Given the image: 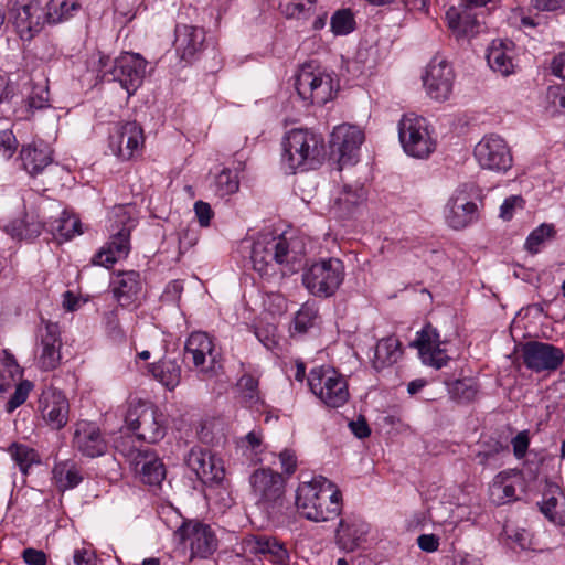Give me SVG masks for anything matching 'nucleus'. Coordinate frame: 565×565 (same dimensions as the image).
Instances as JSON below:
<instances>
[{"mask_svg": "<svg viewBox=\"0 0 565 565\" xmlns=\"http://www.w3.org/2000/svg\"><path fill=\"white\" fill-rule=\"evenodd\" d=\"M296 507L307 520L327 522L340 515L342 510L341 491L327 478L315 477L301 482L296 491Z\"/></svg>", "mask_w": 565, "mask_h": 565, "instance_id": "nucleus-1", "label": "nucleus"}, {"mask_svg": "<svg viewBox=\"0 0 565 565\" xmlns=\"http://www.w3.org/2000/svg\"><path fill=\"white\" fill-rule=\"evenodd\" d=\"M284 167L295 173L319 167L326 156L324 139L320 134L307 128H295L282 138Z\"/></svg>", "mask_w": 565, "mask_h": 565, "instance_id": "nucleus-2", "label": "nucleus"}, {"mask_svg": "<svg viewBox=\"0 0 565 565\" xmlns=\"http://www.w3.org/2000/svg\"><path fill=\"white\" fill-rule=\"evenodd\" d=\"M295 244L285 234L270 231L259 233L252 246L250 259L254 269L262 276L275 275L279 266L297 259Z\"/></svg>", "mask_w": 565, "mask_h": 565, "instance_id": "nucleus-3", "label": "nucleus"}, {"mask_svg": "<svg viewBox=\"0 0 565 565\" xmlns=\"http://www.w3.org/2000/svg\"><path fill=\"white\" fill-rule=\"evenodd\" d=\"M100 68L105 81L118 82L128 96H131L143 82L147 61L136 53H124L113 62L109 57L99 58Z\"/></svg>", "mask_w": 565, "mask_h": 565, "instance_id": "nucleus-4", "label": "nucleus"}, {"mask_svg": "<svg viewBox=\"0 0 565 565\" xmlns=\"http://www.w3.org/2000/svg\"><path fill=\"white\" fill-rule=\"evenodd\" d=\"M125 424L139 440L149 444L161 440L167 431L164 415L149 402L131 403L125 416Z\"/></svg>", "mask_w": 565, "mask_h": 565, "instance_id": "nucleus-5", "label": "nucleus"}, {"mask_svg": "<svg viewBox=\"0 0 565 565\" xmlns=\"http://www.w3.org/2000/svg\"><path fill=\"white\" fill-rule=\"evenodd\" d=\"M344 279V265L339 258H327L310 265L302 274L308 291L320 298L335 294Z\"/></svg>", "mask_w": 565, "mask_h": 565, "instance_id": "nucleus-6", "label": "nucleus"}, {"mask_svg": "<svg viewBox=\"0 0 565 565\" xmlns=\"http://www.w3.org/2000/svg\"><path fill=\"white\" fill-rule=\"evenodd\" d=\"M184 356L192 362L198 374L204 380L213 379L222 372L221 353L205 332L195 331L189 335Z\"/></svg>", "mask_w": 565, "mask_h": 565, "instance_id": "nucleus-7", "label": "nucleus"}, {"mask_svg": "<svg viewBox=\"0 0 565 565\" xmlns=\"http://www.w3.org/2000/svg\"><path fill=\"white\" fill-rule=\"evenodd\" d=\"M311 392L329 407H341L349 399L347 380L330 366L313 367L308 376Z\"/></svg>", "mask_w": 565, "mask_h": 565, "instance_id": "nucleus-8", "label": "nucleus"}, {"mask_svg": "<svg viewBox=\"0 0 565 565\" xmlns=\"http://www.w3.org/2000/svg\"><path fill=\"white\" fill-rule=\"evenodd\" d=\"M295 87L299 97L311 105H324L333 98L332 77L311 63L303 64L296 75Z\"/></svg>", "mask_w": 565, "mask_h": 565, "instance_id": "nucleus-9", "label": "nucleus"}, {"mask_svg": "<svg viewBox=\"0 0 565 565\" xmlns=\"http://www.w3.org/2000/svg\"><path fill=\"white\" fill-rule=\"evenodd\" d=\"M398 137L404 151L414 158H426L436 147L427 120L414 113L404 115L399 120Z\"/></svg>", "mask_w": 565, "mask_h": 565, "instance_id": "nucleus-10", "label": "nucleus"}, {"mask_svg": "<svg viewBox=\"0 0 565 565\" xmlns=\"http://www.w3.org/2000/svg\"><path fill=\"white\" fill-rule=\"evenodd\" d=\"M114 216L122 224L118 231L113 233L109 241L93 257L92 263L104 267L113 266L117 260L126 258L130 252V232L134 227V220L126 206L114 209Z\"/></svg>", "mask_w": 565, "mask_h": 565, "instance_id": "nucleus-11", "label": "nucleus"}, {"mask_svg": "<svg viewBox=\"0 0 565 565\" xmlns=\"http://www.w3.org/2000/svg\"><path fill=\"white\" fill-rule=\"evenodd\" d=\"M249 483L256 503L268 514L275 513L281 507L285 481L280 473L260 468L252 473Z\"/></svg>", "mask_w": 565, "mask_h": 565, "instance_id": "nucleus-12", "label": "nucleus"}, {"mask_svg": "<svg viewBox=\"0 0 565 565\" xmlns=\"http://www.w3.org/2000/svg\"><path fill=\"white\" fill-rule=\"evenodd\" d=\"M475 186L470 183L459 185L445 207L447 224L454 230H461L477 218V204L473 202Z\"/></svg>", "mask_w": 565, "mask_h": 565, "instance_id": "nucleus-13", "label": "nucleus"}, {"mask_svg": "<svg viewBox=\"0 0 565 565\" xmlns=\"http://www.w3.org/2000/svg\"><path fill=\"white\" fill-rule=\"evenodd\" d=\"M524 365L535 372H554L564 362V351L551 343L541 341H529L521 349Z\"/></svg>", "mask_w": 565, "mask_h": 565, "instance_id": "nucleus-14", "label": "nucleus"}, {"mask_svg": "<svg viewBox=\"0 0 565 565\" xmlns=\"http://www.w3.org/2000/svg\"><path fill=\"white\" fill-rule=\"evenodd\" d=\"M62 339L57 323L43 321L36 333L35 356L43 371L55 370L62 360Z\"/></svg>", "mask_w": 565, "mask_h": 565, "instance_id": "nucleus-15", "label": "nucleus"}, {"mask_svg": "<svg viewBox=\"0 0 565 565\" xmlns=\"http://www.w3.org/2000/svg\"><path fill=\"white\" fill-rule=\"evenodd\" d=\"M475 157L483 169L505 172L512 167V154L504 139L484 136L475 147Z\"/></svg>", "mask_w": 565, "mask_h": 565, "instance_id": "nucleus-16", "label": "nucleus"}, {"mask_svg": "<svg viewBox=\"0 0 565 565\" xmlns=\"http://www.w3.org/2000/svg\"><path fill=\"white\" fill-rule=\"evenodd\" d=\"M11 19L17 32L24 41L31 40L47 22L36 0H17L11 9Z\"/></svg>", "mask_w": 565, "mask_h": 565, "instance_id": "nucleus-17", "label": "nucleus"}, {"mask_svg": "<svg viewBox=\"0 0 565 565\" xmlns=\"http://www.w3.org/2000/svg\"><path fill=\"white\" fill-rule=\"evenodd\" d=\"M364 140L362 130L352 125H340L331 134L330 146L333 154H338L340 169L358 161V152Z\"/></svg>", "mask_w": 565, "mask_h": 565, "instance_id": "nucleus-18", "label": "nucleus"}, {"mask_svg": "<svg viewBox=\"0 0 565 565\" xmlns=\"http://www.w3.org/2000/svg\"><path fill=\"white\" fill-rule=\"evenodd\" d=\"M454 71L444 58H434L427 66L424 85L427 94L436 100H446L452 92Z\"/></svg>", "mask_w": 565, "mask_h": 565, "instance_id": "nucleus-19", "label": "nucleus"}, {"mask_svg": "<svg viewBox=\"0 0 565 565\" xmlns=\"http://www.w3.org/2000/svg\"><path fill=\"white\" fill-rule=\"evenodd\" d=\"M143 143V130L136 121L120 124L109 139L111 152L121 160L131 159Z\"/></svg>", "mask_w": 565, "mask_h": 565, "instance_id": "nucleus-20", "label": "nucleus"}, {"mask_svg": "<svg viewBox=\"0 0 565 565\" xmlns=\"http://www.w3.org/2000/svg\"><path fill=\"white\" fill-rule=\"evenodd\" d=\"M181 542L189 541L193 555L207 557L217 547V540L212 529L200 522H183L175 531Z\"/></svg>", "mask_w": 565, "mask_h": 565, "instance_id": "nucleus-21", "label": "nucleus"}, {"mask_svg": "<svg viewBox=\"0 0 565 565\" xmlns=\"http://www.w3.org/2000/svg\"><path fill=\"white\" fill-rule=\"evenodd\" d=\"M39 411L43 420L53 429H61L68 422V401L56 388L47 387L42 391L39 398Z\"/></svg>", "mask_w": 565, "mask_h": 565, "instance_id": "nucleus-22", "label": "nucleus"}, {"mask_svg": "<svg viewBox=\"0 0 565 565\" xmlns=\"http://www.w3.org/2000/svg\"><path fill=\"white\" fill-rule=\"evenodd\" d=\"M441 343L439 333L428 323L417 332V338L413 342V345L418 349L425 364L441 369L449 360L445 350L440 348Z\"/></svg>", "mask_w": 565, "mask_h": 565, "instance_id": "nucleus-23", "label": "nucleus"}, {"mask_svg": "<svg viewBox=\"0 0 565 565\" xmlns=\"http://www.w3.org/2000/svg\"><path fill=\"white\" fill-rule=\"evenodd\" d=\"M73 444L82 455L89 458L103 456L107 450V443L99 427L86 420L76 424Z\"/></svg>", "mask_w": 565, "mask_h": 565, "instance_id": "nucleus-24", "label": "nucleus"}, {"mask_svg": "<svg viewBox=\"0 0 565 565\" xmlns=\"http://www.w3.org/2000/svg\"><path fill=\"white\" fill-rule=\"evenodd\" d=\"M114 298L120 307H129L140 301L142 281L135 270L119 271L110 282Z\"/></svg>", "mask_w": 565, "mask_h": 565, "instance_id": "nucleus-25", "label": "nucleus"}, {"mask_svg": "<svg viewBox=\"0 0 565 565\" xmlns=\"http://www.w3.org/2000/svg\"><path fill=\"white\" fill-rule=\"evenodd\" d=\"M204 41L205 32L202 28L186 24L175 28L174 47L185 62H191L202 51Z\"/></svg>", "mask_w": 565, "mask_h": 565, "instance_id": "nucleus-26", "label": "nucleus"}, {"mask_svg": "<svg viewBox=\"0 0 565 565\" xmlns=\"http://www.w3.org/2000/svg\"><path fill=\"white\" fill-rule=\"evenodd\" d=\"M367 532L369 525L364 521L356 516H347L339 522L337 543L342 550L352 552L365 540Z\"/></svg>", "mask_w": 565, "mask_h": 565, "instance_id": "nucleus-27", "label": "nucleus"}, {"mask_svg": "<svg viewBox=\"0 0 565 565\" xmlns=\"http://www.w3.org/2000/svg\"><path fill=\"white\" fill-rule=\"evenodd\" d=\"M513 43L509 40H493L488 49V65L502 76H509L514 72Z\"/></svg>", "mask_w": 565, "mask_h": 565, "instance_id": "nucleus-28", "label": "nucleus"}, {"mask_svg": "<svg viewBox=\"0 0 565 565\" xmlns=\"http://www.w3.org/2000/svg\"><path fill=\"white\" fill-rule=\"evenodd\" d=\"M520 483L518 473L501 471L492 480L489 487V497L495 505H503L518 500L516 484Z\"/></svg>", "mask_w": 565, "mask_h": 565, "instance_id": "nucleus-29", "label": "nucleus"}, {"mask_svg": "<svg viewBox=\"0 0 565 565\" xmlns=\"http://www.w3.org/2000/svg\"><path fill=\"white\" fill-rule=\"evenodd\" d=\"M131 467L139 475L141 481L149 486H159L166 478L163 462L148 448Z\"/></svg>", "mask_w": 565, "mask_h": 565, "instance_id": "nucleus-30", "label": "nucleus"}, {"mask_svg": "<svg viewBox=\"0 0 565 565\" xmlns=\"http://www.w3.org/2000/svg\"><path fill=\"white\" fill-rule=\"evenodd\" d=\"M20 158L23 168L32 177H36L47 168L53 159L52 151L46 146L26 145L21 148Z\"/></svg>", "mask_w": 565, "mask_h": 565, "instance_id": "nucleus-31", "label": "nucleus"}, {"mask_svg": "<svg viewBox=\"0 0 565 565\" xmlns=\"http://www.w3.org/2000/svg\"><path fill=\"white\" fill-rule=\"evenodd\" d=\"M541 512L553 523L565 524V495L556 486H550L540 503Z\"/></svg>", "mask_w": 565, "mask_h": 565, "instance_id": "nucleus-32", "label": "nucleus"}, {"mask_svg": "<svg viewBox=\"0 0 565 565\" xmlns=\"http://www.w3.org/2000/svg\"><path fill=\"white\" fill-rule=\"evenodd\" d=\"M402 354V344L397 338L392 335L383 338L375 347L374 358L372 360L373 366L376 370L391 366L398 361Z\"/></svg>", "mask_w": 565, "mask_h": 565, "instance_id": "nucleus-33", "label": "nucleus"}, {"mask_svg": "<svg viewBox=\"0 0 565 565\" xmlns=\"http://www.w3.org/2000/svg\"><path fill=\"white\" fill-rule=\"evenodd\" d=\"M364 200L365 192L362 186L345 185L334 200L332 210L339 217H349Z\"/></svg>", "mask_w": 565, "mask_h": 565, "instance_id": "nucleus-34", "label": "nucleus"}, {"mask_svg": "<svg viewBox=\"0 0 565 565\" xmlns=\"http://www.w3.org/2000/svg\"><path fill=\"white\" fill-rule=\"evenodd\" d=\"M150 372L168 390H173L181 381V365L168 358L150 365Z\"/></svg>", "mask_w": 565, "mask_h": 565, "instance_id": "nucleus-35", "label": "nucleus"}, {"mask_svg": "<svg viewBox=\"0 0 565 565\" xmlns=\"http://www.w3.org/2000/svg\"><path fill=\"white\" fill-rule=\"evenodd\" d=\"M53 477L62 491L77 487L83 480L81 469L72 461L56 463L53 468Z\"/></svg>", "mask_w": 565, "mask_h": 565, "instance_id": "nucleus-36", "label": "nucleus"}, {"mask_svg": "<svg viewBox=\"0 0 565 565\" xmlns=\"http://www.w3.org/2000/svg\"><path fill=\"white\" fill-rule=\"evenodd\" d=\"M449 28L459 38H472L480 29V24L475 17L469 13L458 14L455 10H449L446 13Z\"/></svg>", "mask_w": 565, "mask_h": 565, "instance_id": "nucleus-37", "label": "nucleus"}, {"mask_svg": "<svg viewBox=\"0 0 565 565\" xmlns=\"http://www.w3.org/2000/svg\"><path fill=\"white\" fill-rule=\"evenodd\" d=\"M78 9V0H50L46 4L45 18L50 24L62 23L72 18Z\"/></svg>", "mask_w": 565, "mask_h": 565, "instance_id": "nucleus-38", "label": "nucleus"}, {"mask_svg": "<svg viewBox=\"0 0 565 565\" xmlns=\"http://www.w3.org/2000/svg\"><path fill=\"white\" fill-rule=\"evenodd\" d=\"M8 452L23 475L28 473V470L32 465L40 462L38 452L33 448L23 444H11L8 448Z\"/></svg>", "mask_w": 565, "mask_h": 565, "instance_id": "nucleus-39", "label": "nucleus"}, {"mask_svg": "<svg viewBox=\"0 0 565 565\" xmlns=\"http://www.w3.org/2000/svg\"><path fill=\"white\" fill-rule=\"evenodd\" d=\"M212 454L201 447H193L189 451L185 462L188 467L196 475L199 479H210V472L206 473L205 468Z\"/></svg>", "mask_w": 565, "mask_h": 565, "instance_id": "nucleus-40", "label": "nucleus"}, {"mask_svg": "<svg viewBox=\"0 0 565 565\" xmlns=\"http://www.w3.org/2000/svg\"><path fill=\"white\" fill-rule=\"evenodd\" d=\"M278 543L274 537L266 535H250L242 541V551L245 554L262 557L273 544Z\"/></svg>", "mask_w": 565, "mask_h": 565, "instance_id": "nucleus-41", "label": "nucleus"}, {"mask_svg": "<svg viewBox=\"0 0 565 565\" xmlns=\"http://www.w3.org/2000/svg\"><path fill=\"white\" fill-rule=\"evenodd\" d=\"M237 387L241 392L242 402L252 407L260 401L258 391V381L249 375L244 374L237 382Z\"/></svg>", "mask_w": 565, "mask_h": 565, "instance_id": "nucleus-42", "label": "nucleus"}, {"mask_svg": "<svg viewBox=\"0 0 565 565\" xmlns=\"http://www.w3.org/2000/svg\"><path fill=\"white\" fill-rule=\"evenodd\" d=\"M315 3L316 0H287L280 3V9L289 19H305L313 11Z\"/></svg>", "mask_w": 565, "mask_h": 565, "instance_id": "nucleus-43", "label": "nucleus"}, {"mask_svg": "<svg viewBox=\"0 0 565 565\" xmlns=\"http://www.w3.org/2000/svg\"><path fill=\"white\" fill-rule=\"evenodd\" d=\"M239 181L237 173L224 168L215 178V189L220 196L233 194L238 191Z\"/></svg>", "mask_w": 565, "mask_h": 565, "instance_id": "nucleus-44", "label": "nucleus"}, {"mask_svg": "<svg viewBox=\"0 0 565 565\" xmlns=\"http://www.w3.org/2000/svg\"><path fill=\"white\" fill-rule=\"evenodd\" d=\"M555 231L553 225L542 224L530 233L525 242V249L532 254L540 252L541 246L553 237Z\"/></svg>", "mask_w": 565, "mask_h": 565, "instance_id": "nucleus-45", "label": "nucleus"}, {"mask_svg": "<svg viewBox=\"0 0 565 565\" xmlns=\"http://www.w3.org/2000/svg\"><path fill=\"white\" fill-rule=\"evenodd\" d=\"M115 449L126 457L132 466L139 458H141L142 454L146 451V448H137L134 446V437L130 435H120L115 439Z\"/></svg>", "mask_w": 565, "mask_h": 565, "instance_id": "nucleus-46", "label": "nucleus"}, {"mask_svg": "<svg viewBox=\"0 0 565 565\" xmlns=\"http://www.w3.org/2000/svg\"><path fill=\"white\" fill-rule=\"evenodd\" d=\"M8 230L13 237L19 239H32L40 235L41 225L35 222H28L25 220H18L12 222Z\"/></svg>", "mask_w": 565, "mask_h": 565, "instance_id": "nucleus-47", "label": "nucleus"}, {"mask_svg": "<svg viewBox=\"0 0 565 565\" xmlns=\"http://www.w3.org/2000/svg\"><path fill=\"white\" fill-rule=\"evenodd\" d=\"M509 448L508 446L502 445L499 441H495L492 446H490L488 449L479 451L476 455V459L478 460V463L483 467H499L501 462L499 461V457L501 454H508Z\"/></svg>", "mask_w": 565, "mask_h": 565, "instance_id": "nucleus-48", "label": "nucleus"}, {"mask_svg": "<svg viewBox=\"0 0 565 565\" xmlns=\"http://www.w3.org/2000/svg\"><path fill=\"white\" fill-rule=\"evenodd\" d=\"M331 30L335 35H345L354 30V18L350 10H339L331 17Z\"/></svg>", "mask_w": 565, "mask_h": 565, "instance_id": "nucleus-49", "label": "nucleus"}, {"mask_svg": "<svg viewBox=\"0 0 565 565\" xmlns=\"http://www.w3.org/2000/svg\"><path fill=\"white\" fill-rule=\"evenodd\" d=\"M318 319V311L309 305H303L295 316V330L299 333L307 332L316 324Z\"/></svg>", "mask_w": 565, "mask_h": 565, "instance_id": "nucleus-50", "label": "nucleus"}, {"mask_svg": "<svg viewBox=\"0 0 565 565\" xmlns=\"http://www.w3.org/2000/svg\"><path fill=\"white\" fill-rule=\"evenodd\" d=\"M79 220L72 215L64 214L58 221H56V225L53 226V231H55L58 236L70 239L76 234H81L79 230Z\"/></svg>", "mask_w": 565, "mask_h": 565, "instance_id": "nucleus-51", "label": "nucleus"}, {"mask_svg": "<svg viewBox=\"0 0 565 565\" xmlns=\"http://www.w3.org/2000/svg\"><path fill=\"white\" fill-rule=\"evenodd\" d=\"M19 141L11 129L0 130V156L10 160L17 152Z\"/></svg>", "mask_w": 565, "mask_h": 565, "instance_id": "nucleus-52", "label": "nucleus"}, {"mask_svg": "<svg viewBox=\"0 0 565 565\" xmlns=\"http://www.w3.org/2000/svg\"><path fill=\"white\" fill-rule=\"evenodd\" d=\"M32 386V383L28 380L22 381L17 385L13 395L10 397L6 406L8 413H12L26 401Z\"/></svg>", "mask_w": 565, "mask_h": 565, "instance_id": "nucleus-53", "label": "nucleus"}, {"mask_svg": "<svg viewBox=\"0 0 565 565\" xmlns=\"http://www.w3.org/2000/svg\"><path fill=\"white\" fill-rule=\"evenodd\" d=\"M49 87L46 85H34L28 98L30 108L43 109L50 106Z\"/></svg>", "mask_w": 565, "mask_h": 565, "instance_id": "nucleus-54", "label": "nucleus"}, {"mask_svg": "<svg viewBox=\"0 0 565 565\" xmlns=\"http://www.w3.org/2000/svg\"><path fill=\"white\" fill-rule=\"evenodd\" d=\"M205 471H206V473L211 472V473H209V476H211L213 478L200 479V480L205 484H218L224 479V476H225V470H224L222 459L212 455V457L207 461Z\"/></svg>", "mask_w": 565, "mask_h": 565, "instance_id": "nucleus-55", "label": "nucleus"}, {"mask_svg": "<svg viewBox=\"0 0 565 565\" xmlns=\"http://www.w3.org/2000/svg\"><path fill=\"white\" fill-rule=\"evenodd\" d=\"M105 326L108 335L115 341H122L125 339V332L119 324L118 310L114 309L104 317Z\"/></svg>", "mask_w": 565, "mask_h": 565, "instance_id": "nucleus-56", "label": "nucleus"}, {"mask_svg": "<svg viewBox=\"0 0 565 565\" xmlns=\"http://www.w3.org/2000/svg\"><path fill=\"white\" fill-rule=\"evenodd\" d=\"M262 557L277 565H289L288 551L280 542L273 544Z\"/></svg>", "mask_w": 565, "mask_h": 565, "instance_id": "nucleus-57", "label": "nucleus"}, {"mask_svg": "<svg viewBox=\"0 0 565 565\" xmlns=\"http://www.w3.org/2000/svg\"><path fill=\"white\" fill-rule=\"evenodd\" d=\"M263 444V434L260 430H252L244 437L239 438L237 446L245 451L257 454L260 451Z\"/></svg>", "mask_w": 565, "mask_h": 565, "instance_id": "nucleus-58", "label": "nucleus"}, {"mask_svg": "<svg viewBox=\"0 0 565 565\" xmlns=\"http://www.w3.org/2000/svg\"><path fill=\"white\" fill-rule=\"evenodd\" d=\"M523 199L520 195H512L507 198L500 207V217L509 221L513 216V212L515 209L523 207Z\"/></svg>", "mask_w": 565, "mask_h": 565, "instance_id": "nucleus-59", "label": "nucleus"}, {"mask_svg": "<svg viewBox=\"0 0 565 565\" xmlns=\"http://www.w3.org/2000/svg\"><path fill=\"white\" fill-rule=\"evenodd\" d=\"M22 558L28 565H46L47 556L46 554L33 547L24 548L22 552Z\"/></svg>", "mask_w": 565, "mask_h": 565, "instance_id": "nucleus-60", "label": "nucleus"}, {"mask_svg": "<svg viewBox=\"0 0 565 565\" xmlns=\"http://www.w3.org/2000/svg\"><path fill=\"white\" fill-rule=\"evenodd\" d=\"M439 544V537L435 534H422L417 537L418 547L426 553L438 551Z\"/></svg>", "mask_w": 565, "mask_h": 565, "instance_id": "nucleus-61", "label": "nucleus"}, {"mask_svg": "<svg viewBox=\"0 0 565 565\" xmlns=\"http://www.w3.org/2000/svg\"><path fill=\"white\" fill-rule=\"evenodd\" d=\"M194 212L201 226H207L213 216V211L209 203L198 201L194 204Z\"/></svg>", "mask_w": 565, "mask_h": 565, "instance_id": "nucleus-62", "label": "nucleus"}, {"mask_svg": "<svg viewBox=\"0 0 565 565\" xmlns=\"http://www.w3.org/2000/svg\"><path fill=\"white\" fill-rule=\"evenodd\" d=\"M547 99L555 110L565 114V88H550Z\"/></svg>", "mask_w": 565, "mask_h": 565, "instance_id": "nucleus-63", "label": "nucleus"}, {"mask_svg": "<svg viewBox=\"0 0 565 565\" xmlns=\"http://www.w3.org/2000/svg\"><path fill=\"white\" fill-rule=\"evenodd\" d=\"M529 436L526 431L519 433L513 439H512V446H513V452L516 458L521 459L525 456L526 450L529 448Z\"/></svg>", "mask_w": 565, "mask_h": 565, "instance_id": "nucleus-64", "label": "nucleus"}]
</instances>
